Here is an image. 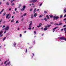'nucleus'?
Here are the masks:
<instances>
[{
    "instance_id": "473e14b6",
    "label": "nucleus",
    "mask_w": 66,
    "mask_h": 66,
    "mask_svg": "<svg viewBox=\"0 0 66 66\" xmlns=\"http://www.w3.org/2000/svg\"><path fill=\"white\" fill-rule=\"evenodd\" d=\"M5 33H6V30H5V31L4 32V33L5 34Z\"/></svg>"
},
{
    "instance_id": "a878e982",
    "label": "nucleus",
    "mask_w": 66,
    "mask_h": 66,
    "mask_svg": "<svg viewBox=\"0 0 66 66\" xmlns=\"http://www.w3.org/2000/svg\"><path fill=\"white\" fill-rule=\"evenodd\" d=\"M5 38H6V37H5V38H4L3 39V41H4V40H5Z\"/></svg>"
},
{
    "instance_id": "6ab92c4d",
    "label": "nucleus",
    "mask_w": 66,
    "mask_h": 66,
    "mask_svg": "<svg viewBox=\"0 0 66 66\" xmlns=\"http://www.w3.org/2000/svg\"><path fill=\"white\" fill-rule=\"evenodd\" d=\"M6 4L7 5H9V3L8 2H6Z\"/></svg>"
},
{
    "instance_id": "f257e3e1",
    "label": "nucleus",
    "mask_w": 66,
    "mask_h": 66,
    "mask_svg": "<svg viewBox=\"0 0 66 66\" xmlns=\"http://www.w3.org/2000/svg\"><path fill=\"white\" fill-rule=\"evenodd\" d=\"M9 15H10V14H7L6 16V18H7V19H9V18H11V17L10 16L9 17Z\"/></svg>"
},
{
    "instance_id": "1a4fd4ad",
    "label": "nucleus",
    "mask_w": 66,
    "mask_h": 66,
    "mask_svg": "<svg viewBox=\"0 0 66 66\" xmlns=\"http://www.w3.org/2000/svg\"><path fill=\"white\" fill-rule=\"evenodd\" d=\"M57 27H55V28H54L53 29V32H54V31H55V29H57Z\"/></svg>"
},
{
    "instance_id": "7c9ffc66",
    "label": "nucleus",
    "mask_w": 66,
    "mask_h": 66,
    "mask_svg": "<svg viewBox=\"0 0 66 66\" xmlns=\"http://www.w3.org/2000/svg\"><path fill=\"white\" fill-rule=\"evenodd\" d=\"M12 5H14V3H13L12 4Z\"/></svg>"
},
{
    "instance_id": "09e8293b",
    "label": "nucleus",
    "mask_w": 66,
    "mask_h": 66,
    "mask_svg": "<svg viewBox=\"0 0 66 66\" xmlns=\"http://www.w3.org/2000/svg\"><path fill=\"white\" fill-rule=\"evenodd\" d=\"M27 49H26V52L27 53Z\"/></svg>"
},
{
    "instance_id": "aec40b11",
    "label": "nucleus",
    "mask_w": 66,
    "mask_h": 66,
    "mask_svg": "<svg viewBox=\"0 0 66 66\" xmlns=\"http://www.w3.org/2000/svg\"><path fill=\"white\" fill-rule=\"evenodd\" d=\"M49 16L50 18H52L53 17V15H49Z\"/></svg>"
},
{
    "instance_id": "2eb2a0df",
    "label": "nucleus",
    "mask_w": 66,
    "mask_h": 66,
    "mask_svg": "<svg viewBox=\"0 0 66 66\" xmlns=\"http://www.w3.org/2000/svg\"><path fill=\"white\" fill-rule=\"evenodd\" d=\"M3 31H1L0 32V35H1V34H2L3 33Z\"/></svg>"
},
{
    "instance_id": "f03ea898",
    "label": "nucleus",
    "mask_w": 66,
    "mask_h": 66,
    "mask_svg": "<svg viewBox=\"0 0 66 66\" xmlns=\"http://www.w3.org/2000/svg\"><path fill=\"white\" fill-rule=\"evenodd\" d=\"M32 21H30L29 22L30 23L29 24V27H31V26H32Z\"/></svg>"
},
{
    "instance_id": "412c9836",
    "label": "nucleus",
    "mask_w": 66,
    "mask_h": 66,
    "mask_svg": "<svg viewBox=\"0 0 66 66\" xmlns=\"http://www.w3.org/2000/svg\"><path fill=\"white\" fill-rule=\"evenodd\" d=\"M26 15H27L26 13H24V14L23 15V16H26Z\"/></svg>"
},
{
    "instance_id": "5fc2aeb1",
    "label": "nucleus",
    "mask_w": 66,
    "mask_h": 66,
    "mask_svg": "<svg viewBox=\"0 0 66 66\" xmlns=\"http://www.w3.org/2000/svg\"><path fill=\"white\" fill-rule=\"evenodd\" d=\"M14 18V16H12V18Z\"/></svg>"
},
{
    "instance_id": "20e7f679",
    "label": "nucleus",
    "mask_w": 66,
    "mask_h": 66,
    "mask_svg": "<svg viewBox=\"0 0 66 66\" xmlns=\"http://www.w3.org/2000/svg\"><path fill=\"white\" fill-rule=\"evenodd\" d=\"M5 31H7L9 29V26H7L6 27L5 29Z\"/></svg>"
},
{
    "instance_id": "3c124183",
    "label": "nucleus",
    "mask_w": 66,
    "mask_h": 66,
    "mask_svg": "<svg viewBox=\"0 0 66 66\" xmlns=\"http://www.w3.org/2000/svg\"><path fill=\"white\" fill-rule=\"evenodd\" d=\"M39 10V9H38L37 10V11H38Z\"/></svg>"
},
{
    "instance_id": "680f3d73",
    "label": "nucleus",
    "mask_w": 66,
    "mask_h": 66,
    "mask_svg": "<svg viewBox=\"0 0 66 66\" xmlns=\"http://www.w3.org/2000/svg\"><path fill=\"white\" fill-rule=\"evenodd\" d=\"M2 12L1 11L0 12V14H1V13H2Z\"/></svg>"
},
{
    "instance_id": "9d476101",
    "label": "nucleus",
    "mask_w": 66,
    "mask_h": 66,
    "mask_svg": "<svg viewBox=\"0 0 66 66\" xmlns=\"http://www.w3.org/2000/svg\"><path fill=\"white\" fill-rule=\"evenodd\" d=\"M34 17H36V16H37V13H35L34 14Z\"/></svg>"
},
{
    "instance_id": "0eeeda50",
    "label": "nucleus",
    "mask_w": 66,
    "mask_h": 66,
    "mask_svg": "<svg viewBox=\"0 0 66 66\" xmlns=\"http://www.w3.org/2000/svg\"><path fill=\"white\" fill-rule=\"evenodd\" d=\"M45 28H44V31H46V30H47V29H48V28H47V26H46L45 27Z\"/></svg>"
},
{
    "instance_id": "8fccbe9b",
    "label": "nucleus",
    "mask_w": 66,
    "mask_h": 66,
    "mask_svg": "<svg viewBox=\"0 0 66 66\" xmlns=\"http://www.w3.org/2000/svg\"><path fill=\"white\" fill-rule=\"evenodd\" d=\"M15 11H16L17 10V9L16 8H15Z\"/></svg>"
},
{
    "instance_id": "cd10ccee",
    "label": "nucleus",
    "mask_w": 66,
    "mask_h": 66,
    "mask_svg": "<svg viewBox=\"0 0 66 66\" xmlns=\"http://www.w3.org/2000/svg\"><path fill=\"white\" fill-rule=\"evenodd\" d=\"M60 18H62V17H63V15H61L60 16Z\"/></svg>"
},
{
    "instance_id": "58836bf2",
    "label": "nucleus",
    "mask_w": 66,
    "mask_h": 66,
    "mask_svg": "<svg viewBox=\"0 0 66 66\" xmlns=\"http://www.w3.org/2000/svg\"><path fill=\"white\" fill-rule=\"evenodd\" d=\"M3 34H2L0 36V37H2V36H3Z\"/></svg>"
},
{
    "instance_id": "4d7b16f0",
    "label": "nucleus",
    "mask_w": 66,
    "mask_h": 66,
    "mask_svg": "<svg viewBox=\"0 0 66 66\" xmlns=\"http://www.w3.org/2000/svg\"><path fill=\"white\" fill-rule=\"evenodd\" d=\"M46 17L48 18V17H49V16H48V15H47L46 16Z\"/></svg>"
},
{
    "instance_id": "4468645a",
    "label": "nucleus",
    "mask_w": 66,
    "mask_h": 66,
    "mask_svg": "<svg viewBox=\"0 0 66 66\" xmlns=\"http://www.w3.org/2000/svg\"><path fill=\"white\" fill-rule=\"evenodd\" d=\"M66 9H64V13H66Z\"/></svg>"
},
{
    "instance_id": "72a5a7b5",
    "label": "nucleus",
    "mask_w": 66,
    "mask_h": 66,
    "mask_svg": "<svg viewBox=\"0 0 66 66\" xmlns=\"http://www.w3.org/2000/svg\"><path fill=\"white\" fill-rule=\"evenodd\" d=\"M6 62H7V61H6L4 62V64H6Z\"/></svg>"
},
{
    "instance_id": "bb28decb",
    "label": "nucleus",
    "mask_w": 66,
    "mask_h": 66,
    "mask_svg": "<svg viewBox=\"0 0 66 66\" xmlns=\"http://www.w3.org/2000/svg\"><path fill=\"white\" fill-rule=\"evenodd\" d=\"M11 22H14V19H13L11 20Z\"/></svg>"
},
{
    "instance_id": "393cba45",
    "label": "nucleus",
    "mask_w": 66,
    "mask_h": 66,
    "mask_svg": "<svg viewBox=\"0 0 66 66\" xmlns=\"http://www.w3.org/2000/svg\"><path fill=\"white\" fill-rule=\"evenodd\" d=\"M6 14V13L5 12L3 14V15L4 16H5V15Z\"/></svg>"
},
{
    "instance_id": "5701e85b",
    "label": "nucleus",
    "mask_w": 66,
    "mask_h": 66,
    "mask_svg": "<svg viewBox=\"0 0 66 66\" xmlns=\"http://www.w3.org/2000/svg\"><path fill=\"white\" fill-rule=\"evenodd\" d=\"M13 45L14 46V47H15V45H16V43H14Z\"/></svg>"
},
{
    "instance_id": "e433bc0d",
    "label": "nucleus",
    "mask_w": 66,
    "mask_h": 66,
    "mask_svg": "<svg viewBox=\"0 0 66 66\" xmlns=\"http://www.w3.org/2000/svg\"><path fill=\"white\" fill-rule=\"evenodd\" d=\"M42 3L40 4V5H39V6H42Z\"/></svg>"
},
{
    "instance_id": "7ed1b4c3",
    "label": "nucleus",
    "mask_w": 66,
    "mask_h": 66,
    "mask_svg": "<svg viewBox=\"0 0 66 66\" xmlns=\"http://www.w3.org/2000/svg\"><path fill=\"white\" fill-rule=\"evenodd\" d=\"M59 18V17L58 16H54V19H56V20L57 19Z\"/></svg>"
},
{
    "instance_id": "13d9d810",
    "label": "nucleus",
    "mask_w": 66,
    "mask_h": 66,
    "mask_svg": "<svg viewBox=\"0 0 66 66\" xmlns=\"http://www.w3.org/2000/svg\"><path fill=\"white\" fill-rule=\"evenodd\" d=\"M23 19H22L21 20V21H23Z\"/></svg>"
},
{
    "instance_id": "423d86ee",
    "label": "nucleus",
    "mask_w": 66,
    "mask_h": 66,
    "mask_svg": "<svg viewBox=\"0 0 66 66\" xmlns=\"http://www.w3.org/2000/svg\"><path fill=\"white\" fill-rule=\"evenodd\" d=\"M25 8H26V6H23V8L21 9V10L23 11V10L25 9Z\"/></svg>"
},
{
    "instance_id": "79ce46f5",
    "label": "nucleus",
    "mask_w": 66,
    "mask_h": 66,
    "mask_svg": "<svg viewBox=\"0 0 66 66\" xmlns=\"http://www.w3.org/2000/svg\"><path fill=\"white\" fill-rule=\"evenodd\" d=\"M34 33H35V34H36V31H34Z\"/></svg>"
},
{
    "instance_id": "9b49d317",
    "label": "nucleus",
    "mask_w": 66,
    "mask_h": 66,
    "mask_svg": "<svg viewBox=\"0 0 66 66\" xmlns=\"http://www.w3.org/2000/svg\"><path fill=\"white\" fill-rule=\"evenodd\" d=\"M62 24V23H60L59 24H55L57 25V26H58L59 25H61Z\"/></svg>"
},
{
    "instance_id": "4c0bfd02",
    "label": "nucleus",
    "mask_w": 66,
    "mask_h": 66,
    "mask_svg": "<svg viewBox=\"0 0 66 66\" xmlns=\"http://www.w3.org/2000/svg\"><path fill=\"white\" fill-rule=\"evenodd\" d=\"M11 3H12V2H13V1H11Z\"/></svg>"
},
{
    "instance_id": "b1692460",
    "label": "nucleus",
    "mask_w": 66,
    "mask_h": 66,
    "mask_svg": "<svg viewBox=\"0 0 66 66\" xmlns=\"http://www.w3.org/2000/svg\"><path fill=\"white\" fill-rule=\"evenodd\" d=\"M44 13H45V14H46V13H47V12L46 11H44Z\"/></svg>"
},
{
    "instance_id": "864d4df0",
    "label": "nucleus",
    "mask_w": 66,
    "mask_h": 66,
    "mask_svg": "<svg viewBox=\"0 0 66 66\" xmlns=\"http://www.w3.org/2000/svg\"><path fill=\"white\" fill-rule=\"evenodd\" d=\"M49 18H50L49 17H47V19H49Z\"/></svg>"
},
{
    "instance_id": "37998d69",
    "label": "nucleus",
    "mask_w": 66,
    "mask_h": 66,
    "mask_svg": "<svg viewBox=\"0 0 66 66\" xmlns=\"http://www.w3.org/2000/svg\"><path fill=\"white\" fill-rule=\"evenodd\" d=\"M3 11H4V9H3V10H2V11H1V12H3Z\"/></svg>"
},
{
    "instance_id": "f8f14e48",
    "label": "nucleus",
    "mask_w": 66,
    "mask_h": 66,
    "mask_svg": "<svg viewBox=\"0 0 66 66\" xmlns=\"http://www.w3.org/2000/svg\"><path fill=\"white\" fill-rule=\"evenodd\" d=\"M41 26H42V24L40 23L39 24V26H37V27H38V28H39V27H40Z\"/></svg>"
},
{
    "instance_id": "2f4dec72",
    "label": "nucleus",
    "mask_w": 66,
    "mask_h": 66,
    "mask_svg": "<svg viewBox=\"0 0 66 66\" xmlns=\"http://www.w3.org/2000/svg\"><path fill=\"white\" fill-rule=\"evenodd\" d=\"M64 30L65 31H66V28H64Z\"/></svg>"
},
{
    "instance_id": "de8ad7c7",
    "label": "nucleus",
    "mask_w": 66,
    "mask_h": 66,
    "mask_svg": "<svg viewBox=\"0 0 66 66\" xmlns=\"http://www.w3.org/2000/svg\"><path fill=\"white\" fill-rule=\"evenodd\" d=\"M9 11H11V8H10L9 9Z\"/></svg>"
},
{
    "instance_id": "ea45409f",
    "label": "nucleus",
    "mask_w": 66,
    "mask_h": 66,
    "mask_svg": "<svg viewBox=\"0 0 66 66\" xmlns=\"http://www.w3.org/2000/svg\"><path fill=\"white\" fill-rule=\"evenodd\" d=\"M66 27V25H64V26H63V27Z\"/></svg>"
},
{
    "instance_id": "603ef678",
    "label": "nucleus",
    "mask_w": 66,
    "mask_h": 66,
    "mask_svg": "<svg viewBox=\"0 0 66 66\" xmlns=\"http://www.w3.org/2000/svg\"><path fill=\"white\" fill-rule=\"evenodd\" d=\"M61 31H63V29H62L61 30Z\"/></svg>"
},
{
    "instance_id": "a19ab883",
    "label": "nucleus",
    "mask_w": 66,
    "mask_h": 66,
    "mask_svg": "<svg viewBox=\"0 0 66 66\" xmlns=\"http://www.w3.org/2000/svg\"><path fill=\"white\" fill-rule=\"evenodd\" d=\"M21 36H22L21 34H20V37H21Z\"/></svg>"
},
{
    "instance_id": "338daca9",
    "label": "nucleus",
    "mask_w": 66,
    "mask_h": 66,
    "mask_svg": "<svg viewBox=\"0 0 66 66\" xmlns=\"http://www.w3.org/2000/svg\"><path fill=\"white\" fill-rule=\"evenodd\" d=\"M33 54V55L34 56V54L33 53V54Z\"/></svg>"
},
{
    "instance_id": "6e6552de",
    "label": "nucleus",
    "mask_w": 66,
    "mask_h": 66,
    "mask_svg": "<svg viewBox=\"0 0 66 66\" xmlns=\"http://www.w3.org/2000/svg\"><path fill=\"white\" fill-rule=\"evenodd\" d=\"M7 65H10V61L9 62V63H7V64H6L5 65L6 66H7Z\"/></svg>"
},
{
    "instance_id": "c9c22d12",
    "label": "nucleus",
    "mask_w": 66,
    "mask_h": 66,
    "mask_svg": "<svg viewBox=\"0 0 66 66\" xmlns=\"http://www.w3.org/2000/svg\"><path fill=\"white\" fill-rule=\"evenodd\" d=\"M5 27V26L4 25L3 27V28H4V27Z\"/></svg>"
},
{
    "instance_id": "0e129e2a",
    "label": "nucleus",
    "mask_w": 66,
    "mask_h": 66,
    "mask_svg": "<svg viewBox=\"0 0 66 66\" xmlns=\"http://www.w3.org/2000/svg\"><path fill=\"white\" fill-rule=\"evenodd\" d=\"M24 32L25 33H26V31H24Z\"/></svg>"
},
{
    "instance_id": "49530a36",
    "label": "nucleus",
    "mask_w": 66,
    "mask_h": 66,
    "mask_svg": "<svg viewBox=\"0 0 66 66\" xmlns=\"http://www.w3.org/2000/svg\"><path fill=\"white\" fill-rule=\"evenodd\" d=\"M66 14H65L64 15V17H66Z\"/></svg>"
},
{
    "instance_id": "69168bd1",
    "label": "nucleus",
    "mask_w": 66,
    "mask_h": 66,
    "mask_svg": "<svg viewBox=\"0 0 66 66\" xmlns=\"http://www.w3.org/2000/svg\"><path fill=\"white\" fill-rule=\"evenodd\" d=\"M29 5L31 6V4H29Z\"/></svg>"
},
{
    "instance_id": "6e6d98bb",
    "label": "nucleus",
    "mask_w": 66,
    "mask_h": 66,
    "mask_svg": "<svg viewBox=\"0 0 66 66\" xmlns=\"http://www.w3.org/2000/svg\"><path fill=\"white\" fill-rule=\"evenodd\" d=\"M64 20H66V18H65V19H64Z\"/></svg>"
},
{
    "instance_id": "a18cd8bd",
    "label": "nucleus",
    "mask_w": 66,
    "mask_h": 66,
    "mask_svg": "<svg viewBox=\"0 0 66 66\" xmlns=\"http://www.w3.org/2000/svg\"><path fill=\"white\" fill-rule=\"evenodd\" d=\"M31 18H33V16H31Z\"/></svg>"
},
{
    "instance_id": "052dcab7",
    "label": "nucleus",
    "mask_w": 66,
    "mask_h": 66,
    "mask_svg": "<svg viewBox=\"0 0 66 66\" xmlns=\"http://www.w3.org/2000/svg\"><path fill=\"white\" fill-rule=\"evenodd\" d=\"M41 29H42V30L43 29V28L42 27V28H41Z\"/></svg>"
},
{
    "instance_id": "c03bdc74",
    "label": "nucleus",
    "mask_w": 66,
    "mask_h": 66,
    "mask_svg": "<svg viewBox=\"0 0 66 66\" xmlns=\"http://www.w3.org/2000/svg\"><path fill=\"white\" fill-rule=\"evenodd\" d=\"M2 20H0V22H2Z\"/></svg>"
},
{
    "instance_id": "39448f33",
    "label": "nucleus",
    "mask_w": 66,
    "mask_h": 66,
    "mask_svg": "<svg viewBox=\"0 0 66 66\" xmlns=\"http://www.w3.org/2000/svg\"><path fill=\"white\" fill-rule=\"evenodd\" d=\"M37 1V0H32V1H29V2H35L36 1Z\"/></svg>"
},
{
    "instance_id": "ddd939ff",
    "label": "nucleus",
    "mask_w": 66,
    "mask_h": 66,
    "mask_svg": "<svg viewBox=\"0 0 66 66\" xmlns=\"http://www.w3.org/2000/svg\"><path fill=\"white\" fill-rule=\"evenodd\" d=\"M47 28H48L49 27H50V26H51V25H49V24H48L47 25Z\"/></svg>"
},
{
    "instance_id": "f704fd0d",
    "label": "nucleus",
    "mask_w": 66,
    "mask_h": 66,
    "mask_svg": "<svg viewBox=\"0 0 66 66\" xmlns=\"http://www.w3.org/2000/svg\"><path fill=\"white\" fill-rule=\"evenodd\" d=\"M30 11H32V10H33V9H30Z\"/></svg>"
},
{
    "instance_id": "4be33fe9",
    "label": "nucleus",
    "mask_w": 66,
    "mask_h": 66,
    "mask_svg": "<svg viewBox=\"0 0 66 66\" xmlns=\"http://www.w3.org/2000/svg\"><path fill=\"white\" fill-rule=\"evenodd\" d=\"M16 23H18L19 22H18V21H16Z\"/></svg>"
},
{
    "instance_id": "c756f323",
    "label": "nucleus",
    "mask_w": 66,
    "mask_h": 66,
    "mask_svg": "<svg viewBox=\"0 0 66 66\" xmlns=\"http://www.w3.org/2000/svg\"><path fill=\"white\" fill-rule=\"evenodd\" d=\"M28 29H29V30H31V27H29L28 28Z\"/></svg>"
},
{
    "instance_id": "bf43d9fd",
    "label": "nucleus",
    "mask_w": 66,
    "mask_h": 66,
    "mask_svg": "<svg viewBox=\"0 0 66 66\" xmlns=\"http://www.w3.org/2000/svg\"><path fill=\"white\" fill-rule=\"evenodd\" d=\"M2 3L1 2H0V4H1Z\"/></svg>"
},
{
    "instance_id": "a211bd4d",
    "label": "nucleus",
    "mask_w": 66,
    "mask_h": 66,
    "mask_svg": "<svg viewBox=\"0 0 66 66\" xmlns=\"http://www.w3.org/2000/svg\"><path fill=\"white\" fill-rule=\"evenodd\" d=\"M43 15H40L39 16V17L40 18V17H43Z\"/></svg>"
},
{
    "instance_id": "c85d7f7f",
    "label": "nucleus",
    "mask_w": 66,
    "mask_h": 66,
    "mask_svg": "<svg viewBox=\"0 0 66 66\" xmlns=\"http://www.w3.org/2000/svg\"><path fill=\"white\" fill-rule=\"evenodd\" d=\"M21 6V4H19V7H20V6Z\"/></svg>"
},
{
    "instance_id": "774afa93",
    "label": "nucleus",
    "mask_w": 66,
    "mask_h": 66,
    "mask_svg": "<svg viewBox=\"0 0 66 66\" xmlns=\"http://www.w3.org/2000/svg\"><path fill=\"white\" fill-rule=\"evenodd\" d=\"M32 4V5H34V4Z\"/></svg>"
},
{
    "instance_id": "f3484780",
    "label": "nucleus",
    "mask_w": 66,
    "mask_h": 66,
    "mask_svg": "<svg viewBox=\"0 0 66 66\" xmlns=\"http://www.w3.org/2000/svg\"><path fill=\"white\" fill-rule=\"evenodd\" d=\"M36 8L35 9H34V13H35L36 12Z\"/></svg>"
},
{
    "instance_id": "dca6fc26",
    "label": "nucleus",
    "mask_w": 66,
    "mask_h": 66,
    "mask_svg": "<svg viewBox=\"0 0 66 66\" xmlns=\"http://www.w3.org/2000/svg\"><path fill=\"white\" fill-rule=\"evenodd\" d=\"M44 19L46 21H47L48 20L46 18H45Z\"/></svg>"
},
{
    "instance_id": "e2e57ef3",
    "label": "nucleus",
    "mask_w": 66,
    "mask_h": 66,
    "mask_svg": "<svg viewBox=\"0 0 66 66\" xmlns=\"http://www.w3.org/2000/svg\"><path fill=\"white\" fill-rule=\"evenodd\" d=\"M15 14V12H13V14Z\"/></svg>"
}]
</instances>
